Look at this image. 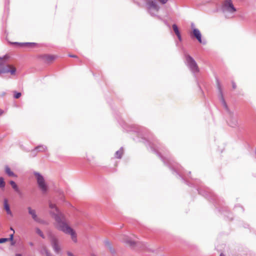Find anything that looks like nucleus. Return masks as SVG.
<instances>
[{
    "label": "nucleus",
    "instance_id": "obj_1",
    "mask_svg": "<svg viewBox=\"0 0 256 256\" xmlns=\"http://www.w3.org/2000/svg\"><path fill=\"white\" fill-rule=\"evenodd\" d=\"M49 207L51 209H54L56 213H52L54 220L56 222V228L66 234H70L71 236V238L74 242H77L76 234L75 232L70 226H69L66 223L64 217L62 214L60 212L56 206L54 204H52L50 202H49Z\"/></svg>",
    "mask_w": 256,
    "mask_h": 256
},
{
    "label": "nucleus",
    "instance_id": "obj_2",
    "mask_svg": "<svg viewBox=\"0 0 256 256\" xmlns=\"http://www.w3.org/2000/svg\"><path fill=\"white\" fill-rule=\"evenodd\" d=\"M146 6L148 10V12L152 16H156L160 20H162V18L158 16L156 14V13L158 12L160 10V6L158 4L157 2L154 0H148L146 2Z\"/></svg>",
    "mask_w": 256,
    "mask_h": 256
},
{
    "label": "nucleus",
    "instance_id": "obj_3",
    "mask_svg": "<svg viewBox=\"0 0 256 256\" xmlns=\"http://www.w3.org/2000/svg\"><path fill=\"white\" fill-rule=\"evenodd\" d=\"M16 68L10 65L5 64V60L0 57V74L10 72L12 75H14Z\"/></svg>",
    "mask_w": 256,
    "mask_h": 256
},
{
    "label": "nucleus",
    "instance_id": "obj_4",
    "mask_svg": "<svg viewBox=\"0 0 256 256\" xmlns=\"http://www.w3.org/2000/svg\"><path fill=\"white\" fill-rule=\"evenodd\" d=\"M186 64L192 72L195 74L199 72V68L195 60L189 54H185Z\"/></svg>",
    "mask_w": 256,
    "mask_h": 256
},
{
    "label": "nucleus",
    "instance_id": "obj_5",
    "mask_svg": "<svg viewBox=\"0 0 256 256\" xmlns=\"http://www.w3.org/2000/svg\"><path fill=\"white\" fill-rule=\"evenodd\" d=\"M216 84H217V87H218V89L219 92H220V96H219L220 100V101L223 107L226 110L229 114L230 116L232 118L233 116V112L230 110V109L226 103V102L224 100V96L222 94V87H221V84H220V83L219 80L218 78H216Z\"/></svg>",
    "mask_w": 256,
    "mask_h": 256
},
{
    "label": "nucleus",
    "instance_id": "obj_6",
    "mask_svg": "<svg viewBox=\"0 0 256 256\" xmlns=\"http://www.w3.org/2000/svg\"><path fill=\"white\" fill-rule=\"evenodd\" d=\"M34 174L36 177L38 188L43 193H46L48 190V186L43 176L40 173L36 172H34Z\"/></svg>",
    "mask_w": 256,
    "mask_h": 256
},
{
    "label": "nucleus",
    "instance_id": "obj_7",
    "mask_svg": "<svg viewBox=\"0 0 256 256\" xmlns=\"http://www.w3.org/2000/svg\"><path fill=\"white\" fill-rule=\"evenodd\" d=\"M222 10L226 17H227V13L232 14L236 12V8L234 7L231 0H226L224 2L222 6Z\"/></svg>",
    "mask_w": 256,
    "mask_h": 256
},
{
    "label": "nucleus",
    "instance_id": "obj_8",
    "mask_svg": "<svg viewBox=\"0 0 256 256\" xmlns=\"http://www.w3.org/2000/svg\"><path fill=\"white\" fill-rule=\"evenodd\" d=\"M48 237L54 252L57 254L60 253L61 248L58 238L51 233L48 234Z\"/></svg>",
    "mask_w": 256,
    "mask_h": 256
},
{
    "label": "nucleus",
    "instance_id": "obj_9",
    "mask_svg": "<svg viewBox=\"0 0 256 256\" xmlns=\"http://www.w3.org/2000/svg\"><path fill=\"white\" fill-rule=\"evenodd\" d=\"M192 28V33L194 36L198 40L199 42L205 44L206 42H202V34L200 31L196 28H194V24L193 23L191 24Z\"/></svg>",
    "mask_w": 256,
    "mask_h": 256
},
{
    "label": "nucleus",
    "instance_id": "obj_10",
    "mask_svg": "<svg viewBox=\"0 0 256 256\" xmlns=\"http://www.w3.org/2000/svg\"><path fill=\"white\" fill-rule=\"evenodd\" d=\"M47 150V148L46 146L44 145H40L35 148L32 150V154H33V156H35L36 155V154L35 152V150H38L39 152H45Z\"/></svg>",
    "mask_w": 256,
    "mask_h": 256
},
{
    "label": "nucleus",
    "instance_id": "obj_11",
    "mask_svg": "<svg viewBox=\"0 0 256 256\" xmlns=\"http://www.w3.org/2000/svg\"><path fill=\"white\" fill-rule=\"evenodd\" d=\"M56 56L52 55H45L42 58L47 63H50L56 58Z\"/></svg>",
    "mask_w": 256,
    "mask_h": 256
},
{
    "label": "nucleus",
    "instance_id": "obj_12",
    "mask_svg": "<svg viewBox=\"0 0 256 256\" xmlns=\"http://www.w3.org/2000/svg\"><path fill=\"white\" fill-rule=\"evenodd\" d=\"M28 210L29 214L32 216L34 220L36 222H39V218H38V217L36 214V210H34L32 209V208L30 207H28Z\"/></svg>",
    "mask_w": 256,
    "mask_h": 256
},
{
    "label": "nucleus",
    "instance_id": "obj_13",
    "mask_svg": "<svg viewBox=\"0 0 256 256\" xmlns=\"http://www.w3.org/2000/svg\"><path fill=\"white\" fill-rule=\"evenodd\" d=\"M4 208L7 214L10 215L12 214L9 204H8V200L6 199H4Z\"/></svg>",
    "mask_w": 256,
    "mask_h": 256
},
{
    "label": "nucleus",
    "instance_id": "obj_14",
    "mask_svg": "<svg viewBox=\"0 0 256 256\" xmlns=\"http://www.w3.org/2000/svg\"><path fill=\"white\" fill-rule=\"evenodd\" d=\"M172 28H173V30H174V32H175L176 34L178 36V40H182V37H181L180 32H179V30L178 29V28L176 24H174L172 25Z\"/></svg>",
    "mask_w": 256,
    "mask_h": 256
},
{
    "label": "nucleus",
    "instance_id": "obj_15",
    "mask_svg": "<svg viewBox=\"0 0 256 256\" xmlns=\"http://www.w3.org/2000/svg\"><path fill=\"white\" fill-rule=\"evenodd\" d=\"M10 184L12 186V188H13V189L16 192H18V194H20L21 192L18 188V186L17 184H16V183L13 181V180H10Z\"/></svg>",
    "mask_w": 256,
    "mask_h": 256
},
{
    "label": "nucleus",
    "instance_id": "obj_16",
    "mask_svg": "<svg viewBox=\"0 0 256 256\" xmlns=\"http://www.w3.org/2000/svg\"><path fill=\"white\" fill-rule=\"evenodd\" d=\"M105 245H106V246L108 248V250H110V252L112 254H114L115 253V250H114V248H113L111 246L110 243L108 241L106 240V241L105 242Z\"/></svg>",
    "mask_w": 256,
    "mask_h": 256
},
{
    "label": "nucleus",
    "instance_id": "obj_17",
    "mask_svg": "<svg viewBox=\"0 0 256 256\" xmlns=\"http://www.w3.org/2000/svg\"><path fill=\"white\" fill-rule=\"evenodd\" d=\"M6 174L10 176H16V175L11 171L10 168L8 166H6L5 168Z\"/></svg>",
    "mask_w": 256,
    "mask_h": 256
},
{
    "label": "nucleus",
    "instance_id": "obj_18",
    "mask_svg": "<svg viewBox=\"0 0 256 256\" xmlns=\"http://www.w3.org/2000/svg\"><path fill=\"white\" fill-rule=\"evenodd\" d=\"M123 154L122 148L117 150L115 153V157L117 158H120Z\"/></svg>",
    "mask_w": 256,
    "mask_h": 256
},
{
    "label": "nucleus",
    "instance_id": "obj_19",
    "mask_svg": "<svg viewBox=\"0 0 256 256\" xmlns=\"http://www.w3.org/2000/svg\"><path fill=\"white\" fill-rule=\"evenodd\" d=\"M6 183L4 179L2 177H0V188H4L5 187Z\"/></svg>",
    "mask_w": 256,
    "mask_h": 256
},
{
    "label": "nucleus",
    "instance_id": "obj_20",
    "mask_svg": "<svg viewBox=\"0 0 256 256\" xmlns=\"http://www.w3.org/2000/svg\"><path fill=\"white\" fill-rule=\"evenodd\" d=\"M36 232L42 238H44V234H43L42 232V230L38 228H36Z\"/></svg>",
    "mask_w": 256,
    "mask_h": 256
},
{
    "label": "nucleus",
    "instance_id": "obj_21",
    "mask_svg": "<svg viewBox=\"0 0 256 256\" xmlns=\"http://www.w3.org/2000/svg\"><path fill=\"white\" fill-rule=\"evenodd\" d=\"M228 124L232 127H235L238 124L237 120H235L234 121H232L228 122Z\"/></svg>",
    "mask_w": 256,
    "mask_h": 256
},
{
    "label": "nucleus",
    "instance_id": "obj_22",
    "mask_svg": "<svg viewBox=\"0 0 256 256\" xmlns=\"http://www.w3.org/2000/svg\"><path fill=\"white\" fill-rule=\"evenodd\" d=\"M36 44L34 42H25V43H21L20 44L22 46H32L35 45Z\"/></svg>",
    "mask_w": 256,
    "mask_h": 256
},
{
    "label": "nucleus",
    "instance_id": "obj_23",
    "mask_svg": "<svg viewBox=\"0 0 256 256\" xmlns=\"http://www.w3.org/2000/svg\"><path fill=\"white\" fill-rule=\"evenodd\" d=\"M21 96V93L18 92H14V98H18Z\"/></svg>",
    "mask_w": 256,
    "mask_h": 256
},
{
    "label": "nucleus",
    "instance_id": "obj_24",
    "mask_svg": "<svg viewBox=\"0 0 256 256\" xmlns=\"http://www.w3.org/2000/svg\"><path fill=\"white\" fill-rule=\"evenodd\" d=\"M126 242L130 246H133L135 244L134 242L130 240H126Z\"/></svg>",
    "mask_w": 256,
    "mask_h": 256
},
{
    "label": "nucleus",
    "instance_id": "obj_25",
    "mask_svg": "<svg viewBox=\"0 0 256 256\" xmlns=\"http://www.w3.org/2000/svg\"><path fill=\"white\" fill-rule=\"evenodd\" d=\"M14 234V233H13V234H11L10 235V238H8V240H11V241L12 242V244H14V242H13Z\"/></svg>",
    "mask_w": 256,
    "mask_h": 256
},
{
    "label": "nucleus",
    "instance_id": "obj_26",
    "mask_svg": "<svg viewBox=\"0 0 256 256\" xmlns=\"http://www.w3.org/2000/svg\"><path fill=\"white\" fill-rule=\"evenodd\" d=\"M8 238H0V243H3L4 242L8 241Z\"/></svg>",
    "mask_w": 256,
    "mask_h": 256
},
{
    "label": "nucleus",
    "instance_id": "obj_27",
    "mask_svg": "<svg viewBox=\"0 0 256 256\" xmlns=\"http://www.w3.org/2000/svg\"><path fill=\"white\" fill-rule=\"evenodd\" d=\"M162 4H165L167 2L168 0H158Z\"/></svg>",
    "mask_w": 256,
    "mask_h": 256
},
{
    "label": "nucleus",
    "instance_id": "obj_28",
    "mask_svg": "<svg viewBox=\"0 0 256 256\" xmlns=\"http://www.w3.org/2000/svg\"><path fill=\"white\" fill-rule=\"evenodd\" d=\"M232 86L233 89H236V85L234 82H232Z\"/></svg>",
    "mask_w": 256,
    "mask_h": 256
},
{
    "label": "nucleus",
    "instance_id": "obj_29",
    "mask_svg": "<svg viewBox=\"0 0 256 256\" xmlns=\"http://www.w3.org/2000/svg\"><path fill=\"white\" fill-rule=\"evenodd\" d=\"M68 56L70 58H77V56L76 55L69 54Z\"/></svg>",
    "mask_w": 256,
    "mask_h": 256
},
{
    "label": "nucleus",
    "instance_id": "obj_30",
    "mask_svg": "<svg viewBox=\"0 0 256 256\" xmlns=\"http://www.w3.org/2000/svg\"><path fill=\"white\" fill-rule=\"evenodd\" d=\"M67 254H68V256H74V254H73L71 252H67Z\"/></svg>",
    "mask_w": 256,
    "mask_h": 256
},
{
    "label": "nucleus",
    "instance_id": "obj_31",
    "mask_svg": "<svg viewBox=\"0 0 256 256\" xmlns=\"http://www.w3.org/2000/svg\"><path fill=\"white\" fill-rule=\"evenodd\" d=\"M46 256H52V254L47 250H46Z\"/></svg>",
    "mask_w": 256,
    "mask_h": 256
},
{
    "label": "nucleus",
    "instance_id": "obj_32",
    "mask_svg": "<svg viewBox=\"0 0 256 256\" xmlns=\"http://www.w3.org/2000/svg\"><path fill=\"white\" fill-rule=\"evenodd\" d=\"M2 113H3L2 110H0V114H2Z\"/></svg>",
    "mask_w": 256,
    "mask_h": 256
},
{
    "label": "nucleus",
    "instance_id": "obj_33",
    "mask_svg": "<svg viewBox=\"0 0 256 256\" xmlns=\"http://www.w3.org/2000/svg\"><path fill=\"white\" fill-rule=\"evenodd\" d=\"M16 256H22V255L20 254H16Z\"/></svg>",
    "mask_w": 256,
    "mask_h": 256
},
{
    "label": "nucleus",
    "instance_id": "obj_34",
    "mask_svg": "<svg viewBox=\"0 0 256 256\" xmlns=\"http://www.w3.org/2000/svg\"><path fill=\"white\" fill-rule=\"evenodd\" d=\"M220 256H224V255L222 253H221Z\"/></svg>",
    "mask_w": 256,
    "mask_h": 256
},
{
    "label": "nucleus",
    "instance_id": "obj_35",
    "mask_svg": "<svg viewBox=\"0 0 256 256\" xmlns=\"http://www.w3.org/2000/svg\"><path fill=\"white\" fill-rule=\"evenodd\" d=\"M10 230H13L14 232V230H13V228H10Z\"/></svg>",
    "mask_w": 256,
    "mask_h": 256
}]
</instances>
